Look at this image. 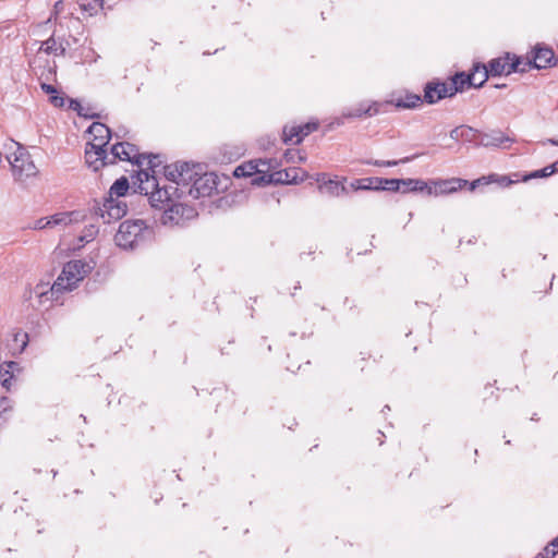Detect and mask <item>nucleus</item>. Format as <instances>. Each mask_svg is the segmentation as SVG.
I'll return each instance as SVG.
<instances>
[{
	"label": "nucleus",
	"instance_id": "f257e3e1",
	"mask_svg": "<svg viewBox=\"0 0 558 558\" xmlns=\"http://www.w3.org/2000/svg\"><path fill=\"white\" fill-rule=\"evenodd\" d=\"M199 165L179 161L165 167V177L177 185L189 186V195L194 198L210 196L217 191L214 173L201 174Z\"/></svg>",
	"mask_w": 558,
	"mask_h": 558
},
{
	"label": "nucleus",
	"instance_id": "f03ea898",
	"mask_svg": "<svg viewBox=\"0 0 558 558\" xmlns=\"http://www.w3.org/2000/svg\"><path fill=\"white\" fill-rule=\"evenodd\" d=\"M157 159L158 157L153 155H144L142 157L143 165L147 163L148 168L141 169L137 172V180L140 182V192L149 196L151 206L162 209L172 203L175 197H180V195H177L179 189L172 181L168 185L160 186L156 178V168L159 166Z\"/></svg>",
	"mask_w": 558,
	"mask_h": 558
},
{
	"label": "nucleus",
	"instance_id": "7ed1b4c3",
	"mask_svg": "<svg viewBox=\"0 0 558 558\" xmlns=\"http://www.w3.org/2000/svg\"><path fill=\"white\" fill-rule=\"evenodd\" d=\"M142 157H144V154H140L138 148L128 142L112 145L110 151L105 147H100V149L94 148V145H89V143H87L85 148V161L94 171H98L106 165L116 163L117 160L143 166Z\"/></svg>",
	"mask_w": 558,
	"mask_h": 558
},
{
	"label": "nucleus",
	"instance_id": "20e7f679",
	"mask_svg": "<svg viewBox=\"0 0 558 558\" xmlns=\"http://www.w3.org/2000/svg\"><path fill=\"white\" fill-rule=\"evenodd\" d=\"M154 230L144 220H125L114 235L116 244L123 250H134L150 241Z\"/></svg>",
	"mask_w": 558,
	"mask_h": 558
},
{
	"label": "nucleus",
	"instance_id": "39448f33",
	"mask_svg": "<svg viewBox=\"0 0 558 558\" xmlns=\"http://www.w3.org/2000/svg\"><path fill=\"white\" fill-rule=\"evenodd\" d=\"M90 270L92 266L81 259L70 260L54 281V291H72Z\"/></svg>",
	"mask_w": 558,
	"mask_h": 558
},
{
	"label": "nucleus",
	"instance_id": "423d86ee",
	"mask_svg": "<svg viewBox=\"0 0 558 558\" xmlns=\"http://www.w3.org/2000/svg\"><path fill=\"white\" fill-rule=\"evenodd\" d=\"M16 149L7 156L11 165L13 177L16 181L24 182L37 174V168L31 159L29 153L17 143H14Z\"/></svg>",
	"mask_w": 558,
	"mask_h": 558
},
{
	"label": "nucleus",
	"instance_id": "0eeeda50",
	"mask_svg": "<svg viewBox=\"0 0 558 558\" xmlns=\"http://www.w3.org/2000/svg\"><path fill=\"white\" fill-rule=\"evenodd\" d=\"M486 81L487 72L485 71V65H475L471 74L458 73L451 78L448 85L450 86L452 95H456L458 92L463 90L466 85L481 87Z\"/></svg>",
	"mask_w": 558,
	"mask_h": 558
},
{
	"label": "nucleus",
	"instance_id": "6e6552de",
	"mask_svg": "<svg viewBox=\"0 0 558 558\" xmlns=\"http://www.w3.org/2000/svg\"><path fill=\"white\" fill-rule=\"evenodd\" d=\"M521 59L511 57L507 53L505 57L493 59L488 65H485V71L488 76L509 75L513 72H525V68H520Z\"/></svg>",
	"mask_w": 558,
	"mask_h": 558
},
{
	"label": "nucleus",
	"instance_id": "1a4fd4ad",
	"mask_svg": "<svg viewBox=\"0 0 558 558\" xmlns=\"http://www.w3.org/2000/svg\"><path fill=\"white\" fill-rule=\"evenodd\" d=\"M162 209L161 222L163 225H182L185 220L193 219L197 215L193 207L178 203L174 199Z\"/></svg>",
	"mask_w": 558,
	"mask_h": 558
},
{
	"label": "nucleus",
	"instance_id": "9d476101",
	"mask_svg": "<svg viewBox=\"0 0 558 558\" xmlns=\"http://www.w3.org/2000/svg\"><path fill=\"white\" fill-rule=\"evenodd\" d=\"M468 184L466 180L459 178L433 179L428 181L427 195L441 196L458 192Z\"/></svg>",
	"mask_w": 558,
	"mask_h": 558
},
{
	"label": "nucleus",
	"instance_id": "9b49d317",
	"mask_svg": "<svg viewBox=\"0 0 558 558\" xmlns=\"http://www.w3.org/2000/svg\"><path fill=\"white\" fill-rule=\"evenodd\" d=\"M128 205L124 201L108 197L98 208L96 215L99 216L105 223H110L112 220H119L124 217Z\"/></svg>",
	"mask_w": 558,
	"mask_h": 558
},
{
	"label": "nucleus",
	"instance_id": "f8f14e48",
	"mask_svg": "<svg viewBox=\"0 0 558 558\" xmlns=\"http://www.w3.org/2000/svg\"><path fill=\"white\" fill-rule=\"evenodd\" d=\"M266 166L265 162H254L250 161L246 163H243L241 166H238L234 170V175L238 178H246V177H254L252 179L253 184H262V183H270L272 181V175H266L262 174L264 172V169L260 168Z\"/></svg>",
	"mask_w": 558,
	"mask_h": 558
},
{
	"label": "nucleus",
	"instance_id": "ddd939ff",
	"mask_svg": "<svg viewBox=\"0 0 558 558\" xmlns=\"http://www.w3.org/2000/svg\"><path fill=\"white\" fill-rule=\"evenodd\" d=\"M60 293H62V291H54V283L49 289L48 284L38 283L31 291L29 299L36 301L33 303V306L48 310L50 306H52L54 301H58Z\"/></svg>",
	"mask_w": 558,
	"mask_h": 558
},
{
	"label": "nucleus",
	"instance_id": "4468645a",
	"mask_svg": "<svg viewBox=\"0 0 558 558\" xmlns=\"http://www.w3.org/2000/svg\"><path fill=\"white\" fill-rule=\"evenodd\" d=\"M89 135V145H94V148L100 149L106 147L111 137V132L107 125L100 122H94L87 130Z\"/></svg>",
	"mask_w": 558,
	"mask_h": 558
},
{
	"label": "nucleus",
	"instance_id": "2eb2a0df",
	"mask_svg": "<svg viewBox=\"0 0 558 558\" xmlns=\"http://www.w3.org/2000/svg\"><path fill=\"white\" fill-rule=\"evenodd\" d=\"M452 92L448 83H429L425 87L424 99L428 104H435L438 100L452 97Z\"/></svg>",
	"mask_w": 558,
	"mask_h": 558
},
{
	"label": "nucleus",
	"instance_id": "dca6fc26",
	"mask_svg": "<svg viewBox=\"0 0 558 558\" xmlns=\"http://www.w3.org/2000/svg\"><path fill=\"white\" fill-rule=\"evenodd\" d=\"M506 143H513V138L507 136L504 132L499 130L492 131L490 133L482 134L481 141L478 143L480 146L483 147H507Z\"/></svg>",
	"mask_w": 558,
	"mask_h": 558
},
{
	"label": "nucleus",
	"instance_id": "f3484780",
	"mask_svg": "<svg viewBox=\"0 0 558 558\" xmlns=\"http://www.w3.org/2000/svg\"><path fill=\"white\" fill-rule=\"evenodd\" d=\"M555 59V53L550 48H536L533 57V68L545 69Z\"/></svg>",
	"mask_w": 558,
	"mask_h": 558
},
{
	"label": "nucleus",
	"instance_id": "a211bd4d",
	"mask_svg": "<svg viewBox=\"0 0 558 558\" xmlns=\"http://www.w3.org/2000/svg\"><path fill=\"white\" fill-rule=\"evenodd\" d=\"M77 214L74 211L71 213H58L50 217H48L49 225L48 228H56V227H68L72 225L74 221H77Z\"/></svg>",
	"mask_w": 558,
	"mask_h": 558
},
{
	"label": "nucleus",
	"instance_id": "6ab92c4d",
	"mask_svg": "<svg viewBox=\"0 0 558 558\" xmlns=\"http://www.w3.org/2000/svg\"><path fill=\"white\" fill-rule=\"evenodd\" d=\"M300 169L296 168H290L284 171L276 172L272 175V181L282 182V183H298L303 181L304 173L302 172V175L300 174Z\"/></svg>",
	"mask_w": 558,
	"mask_h": 558
},
{
	"label": "nucleus",
	"instance_id": "aec40b11",
	"mask_svg": "<svg viewBox=\"0 0 558 558\" xmlns=\"http://www.w3.org/2000/svg\"><path fill=\"white\" fill-rule=\"evenodd\" d=\"M19 368V364L15 362H7L0 364V385L10 390L11 381L14 377V372Z\"/></svg>",
	"mask_w": 558,
	"mask_h": 558
},
{
	"label": "nucleus",
	"instance_id": "412c9836",
	"mask_svg": "<svg viewBox=\"0 0 558 558\" xmlns=\"http://www.w3.org/2000/svg\"><path fill=\"white\" fill-rule=\"evenodd\" d=\"M106 5L107 8L112 7L110 0H81L80 2L81 9L89 16L97 14L100 10H104Z\"/></svg>",
	"mask_w": 558,
	"mask_h": 558
},
{
	"label": "nucleus",
	"instance_id": "4be33fe9",
	"mask_svg": "<svg viewBox=\"0 0 558 558\" xmlns=\"http://www.w3.org/2000/svg\"><path fill=\"white\" fill-rule=\"evenodd\" d=\"M428 181L422 179H403L402 192H425L427 194Z\"/></svg>",
	"mask_w": 558,
	"mask_h": 558
},
{
	"label": "nucleus",
	"instance_id": "5701e85b",
	"mask_svg": "<svg viewBox=\"0 0 558 558\" xmlns=\"http://www.w3.org/2000/svg\"><path fill=\"white\" fill-rule=\"evenodd\" d=\"M129 180L125 177H121L118 179L110 187L109 190V196L108 197H114L119 198L124 196L126 192L129 191Z\"/></svg>",
	"mask_w": 558,
	"mask_h": 558
},
{
	"label": "nucleus",
	"instance_id": "b1692460",
	"mask_svg": "<svg viewBox=\"0 0 558 558\" xmlns=\"http://www.w3.org/2000/svg\"><path fill=\"white\" fill-rule=\"evenodd\" d=\"M378 113V104L377 102H373L372 105H365V104H361L357 108L353 109L352 111L348 112L345 116L347 117H353V118H357V117H362L363 114H366V116H374Z\"/></svg>",
	"mask_w": 558,
	"mask_h": 558
},
{
	"label": "nucleus",
	"instance_id": "393cba45",
	"mask_svg": "<svg viewBox=\"0 0 558 558\" xmlns=\"http://www.w3.org/2000/svg\"><path fill=\"white\" fill-rule=\"evenodd\" d=\"M376 182L380 185H376L375 190H385V191H392L397 192L402 189V182L403 179H377L375 178Z\"/></svg>",
	"mask_w": 558,
	"mask_h": 558
},
{
	"label": "nucleus",
	"instance_id": "a878e982",
	"mask_svg": "<svg viewBox=\"0 0 558 558\" xmlns=\"http://www.w3.org/2000/svg\"><path fill=\"white\" fill-rule=\"evenodd\" d=\"M11 349L14 353H22L28 343V335L24 331H16L13 335Z\"/></svg>",
	"mask_w": 558,
	"mask_h": 558
},
{
	"label": "nucleus",
	"instance_id": "bb28decb",
	"mask_svg": "<svg viewBox=\"0 0 558 558\" xmlns=\"http://www.w3.org/2000/svg\"><path fill=\"white\" fill-rule=\"evenodd\" d=\"M39 50L46 52L47 54H59L64 52V48L57 43V40L53 37L48 38L47 40L43 41L40 45Z\"/></svg>",
	"mask_w": 558,
	"mask_h": 558
},
{
	"label": "nucleus",
	"instance_id": "cd10ccee",
	"mask_svg": "<svg viewBox=\"0 0 558 558\" xmlns=\"http://www.w3.org/2000/svg\"><path fill=\"white\" fill-rule=\"evenodd\" d=\"M422 102V98L418 95H405V97L398 98L395 101L396 107L412 109L417 107Z\"/></svg>",
	"mask_w": 558,
	"mask_h": 558
},
{
	"label": "nucleus",
	"instance_id": "c85d7f7f",
	"mask_svg": "<svg viewBox=\"0 0 558 558\" xmlns=\"http://www.w3.org/2000/svg\"><path fill=\"white\" fill-rule=\"evenodd\" d=\"M320 191L328 193L330 195L338 196L341 192H344L345 187L341 185L339 182L329 180L319 185Z\"/></svg>",
	"mask_w": 558,
	"mask_h": 558
},
{
	"label": "nucleus",
	"instance_id": "c756f323",
	"mask_svg": "<svg viewBox=\"0 0 558 558\" xmlns=\"http://www.w3.org/2000/svg\"><path fill=\"white\" fill-rule=\"evenodd\" d=\"M298 129L299 126H286L283 129V142H293L294 144H299L302 141V136L300 135V132H298Z\"/></svg>",
	"mask_w": 558,
	"mask_h": 558
},
{
	"label": "nucleus",
	"instance_id": "7c9ffc66",
	"mask_svg": "<svg viewBox=\"0 0 558 558\" xmlns=\"http://www.w3.org/2000/svg\"><path fill=\"white\" fill-rule=\"evenodd\" d=\"M410 160H412V157H405V158L401 159L400 162H409ZM364 163L373 165L376 167H393V166H397L399 163V161H397V160H389V161L366 160V161H364Z\"/></svg>",
	"mask_w": 558,
	"mask_h": 558
},
{
	"label": "nucleus",
	"instance_id": "2f4dec72",
	"mask_svg": "<svg viewBox=\"0 0 558 558\" xmlns=\"http://www.w3.org/2000/svg\"><path fill=\"white\" fill-rule=\"evenodd\" d=\"M558 171V163H553L547 166L541 170H536L531 174V178H545L551 175L553 173Z\"/></svg>",
	"mask_w": 558,
	"mask_h": 558
},
{
	"label": "nucleus",
	"instance_id": "473e14b6",
	"mask_svg": "<svg viewBox=\"0 0 558 558\" xmlns=\"http://www.w3.org/2000/svg\"><path fill=\"white\" fill-rule=\"evenodd\" d=\"M558 554V536L551 541L541 554L542 558H553Z\"/></svg>",
	"mask_w": 558,
	"mask_h": 558
},
{
	"label": "nucleus",
	"instance_id": "72a5a7b5",
	"mask_svg": "<svg viewBox=\"0 0 558 558\" xmlns=\"http://www.w3.org/2000/svg\"><path fill=\"white\" fill-rule=\"evenodd\" d=\"M11 409H12L11 401L8 398L2 397L0 399V423L7 421V418H8L7 414L11 411Z\"/></svg>",
	"mask_w": 558,
	"mask_h": 558
},
{
	"label": "nucleus",
	"instance_id": "f704fd0d",
	"mask_svg": "<svg viewBox=\"0 0 558 558\" xmlns=\"http://www.w3.org/2000/svg\"><path fill=\"white\" fill-rule=\"evenodd\" d=\"M97 233H98V228L94 225H89V226L85 227V230H84L83 234L80 236V240L82 242H89L96 236Z\"/></svg>",
	"mask_w": 558,
	"mask_h": 558
},
{
	"label": "nucleus",
	"instance_id": "c9c22d12",
	"mask_svg": "<svg viewBox=\"0 0 558 558\" xmlns=\"http://www.w3.org/2000/svg\"><path fill=\"white\" fill-rule=\"evenodd\" d=\"M477 134H478L477 130H475L471 126L463 125V131H462V134H460V136H461V140L464 142H473Z\"/></svg>",
	"mask_w": 558,
	"mask_h": 558
},
{
	"label": "nucleus",
	"instance_id": "e433bc0d",
	"mask_svg": "<svg viewBox=\"0 0 558 558\" xmlns=\"http://www.w3.org/2000/svg\"><path fill=\"white\" fill-rule=\"evenodd\" d=\"M49 220L48 217H43L39 219H36L34 222L29 223L26 229L29 230H44L48 229Z\"/></svg>",
	"mask_w": 558,
	"mask_h": 558
},
{
	"label": "nucleus",
	"instance_id": "4c0bfd02",
	"mask_svg": "<svg viewBox=\"0 0 558 558\" xmlns=\"http://www.w3.org/2000/svg\"><path fill=\"white\" fill-rule=\"evenodd\" d=\"M318 124L315 122L306 123L304 125H299L298 132H300V135L303 137L307 136L313 131L317 130Z\"/></svg>",
	"mask_w": 558,
	"mask_h": 558
},
{
	"label": "nucleus",
	"instance_id": "58836bf2",
	"mask_svg": "<svg viewBox=\"0 0 558 558\" xmlns=\"http://www.w3.org/2000/svg\"><path fill=\"white\" fill-rule=\"evenodd\" d=\"M49 101L54 107H63L64 106V98L62 96H59L58 93L50 95Z\"/></svg>",
	"mask_w": 558,
	"mask_h": 558
},
{
	"label": "nucleus",
	"instance_id": "ea45409f",
	"mask_svg": "<svg viewBox=\"0 0 558 558\" xmlns=\"http://www.w3.org/2000/svg\"><path fill=\"white\" fill-rule=\"evenodd\" d=\"M363 181L368 182V183H366V185H360V184L355 185V184H352V186L354 189H356V190H371V189L375 190V186L372 185L374 182H376L375 179L368 178V179H364Z\"/></svg>",
	"mask_w": 558,
	"mask_h": 558
},
{
	"label": "nucleus",
	"instance_id": "a19ab883",
	"mask_svg": "<svg viewBox=\"0 0 558 558\" xmlns=\"http://www.w3.org/2000/svg\"><path fill=\"white\" fill-rule=\"evenodd\" d=\"M462 131H463V125L461 126H458V128H454L453 130L450 131V137L453 140V141H460L461 140V136L460 134H462Z\"/></svg>",
	"mask_w": 558,
	"mask_h": 558
},
{
	"label": "nucleus",
	"instance_id": "79ce46f5",
	"mask_svg": "<svg viewBox=\"0 0 558 558\" xmlns=\"http://www.w3.org/2000/svg\"><path fill=\"white\" fill-rule=\"evenodd\" d=\"M41 89L48 94V95H52V94H56L57 93V89L52 86V85H49V84H46V83H43L41 84Z\"/></svg>",
	"mask_w": 558,
	"mask_h": 558
},
{
	"label": "nucleus",
	"instance_id": "37998d69",
	"mask_svg": "<svg viewBox=\"0 0 558 558\" xmlns=\"http://www.w3.org/2000/svg\"><path fill=\"white\" fill-rule=\"evenodd\" d=\"M520 68H525V71H527L529 69L533 68V63L531 60H526V61L521 60Z\"/></svg>",
	"mask_w": 558,
	"mask_h": 558
},
{
	"label": "nucleus",
	"instance_id": "c03bdc74",
	"mask_svg": "<svg viewBox=\"0 0 558 558\" xmlns=\"http://www.w3.org/2000/svg\"><path fill=\"white\" fill-rule=\"evenodd\" d=\"M546 144L558 146V138H548L546 141L542 142V145H546Z\"/></svg>",
	"mask_w": 558,
	"mask_h": 558
},
{
	"label": "nucleus",
	"instance_id": "a18cd8bd",
	"mask_svg": "<svg viewBox=\"0 0 558 558\" xmlns=\"http://www.w3.org/2000/svg\"><path fill=\"white\" fill-rule=\"evenodd\" d=\"M295 154H296V153H294V151H292V150H288V151L286 153V155H284V156H286V158H287V160H288V161H294V155H295Z\"/></svg>",
	"mask_w": 558,
	"mask_h": 558
},
{
	"label": "nucleus",
	"instance_id": "49530a36",
	"mask_svg": "<svg viewBox=\"0 0 558 558\" xmlns=\"http://www.w3.org/2000/svg\"><path fill=\"white\" fill-rule=\"evenodd\" d=\"M478 182H480V180H475V181H473V182L471 183L470 189L473 191V190L476 187V185L478 184Z\"/></svg>",
	"mask_w": 558,
	"mask_h": 558
},
{
	"label": "nucleus",
	"instance_id": "de8ad7c7",
	"mask_svg": "<svg viewBox=\"0 0 558 558\" xmlns=\"http://www.w3.org/2000/svg\"><path fill=\"white\" fill-rule=\"evenodd\" d=\"M298 159H299L300 161H303V160H304V157H302L301 155H299V154H298Z\"/></svg>",
	"mask_w": 558,
	"mask_h": 558
},
{
	"label": "nucleus",
	"instance_id": "09e8293b",
	"mask_svg": "<svg viewBox=\"0 0 558 558\" xmlns=\"http://www.w3.org/2000/svg\"><path fill=\"white\" fill-rule=\"evenodd\" d=\"M505 85H496V88H501L504 87Z\"/></svg>",
	"mask_w": 558,
	"mask_h": 558
},
{
	"label": "nucleus",
	"instance_id": "8fccbe9b",
	"mask_svg": "<svg viewBox=\"0 0 558 558\" xmlns=\"http://www.w3.org/2000/svg\"><path fill=\"white\" fill-rule=\"evenodd\" d=\"M110 2L113 4V0H110Z\"/></svg>",
	"mask_w": 558,
	"mask_h": 558
}]
</instances>
